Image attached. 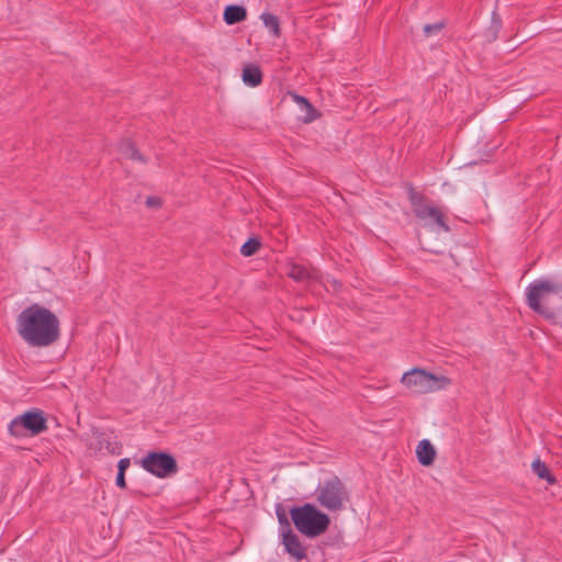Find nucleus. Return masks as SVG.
Segmentation results:
<instances>
[{
	"label": "nucleus",
	"instance_id": "1",
	"mask_svg": "<svg viewBox=\"0 0 562 562\" xmlns=\"http://www.w3.org/2000/svg\"><path fill=\"white\" fill-rule=\"evenodd\" d=\"M16 330L30 347L45 348L59 339L60 323L50 310L35 303L18 315Z\"/></svg>",
	"mask_w": 562,
	"mask_h": 562
},
{
	"label": "nucleus",
	"instance_id": "2",
	"mask_svg": "<svg viewBox=\"0 0 562 562\" xmlns=\"http://www.w3.org/2000/svg\"><path fill=\"white\" fill-rule=\"evenodd\" d=\"M290 515L297 531L310 538L324 533L330 524L328 515L310 503L291 508Z\"/></svg>",
	"mask_w": 562,
	"mask_h": 562
},
{
	"label": "nucleus",
	"instance_id": "3",
	"mask_svg": "<svg viewBox=\"0 0 562 562\" xmlns=\"http://www.w3.org/2000/svg\"><path fill=\"white\" fill-rule=\"evenodd\" d=\"M562 291V284L550 280L539 279L530 283L526 289V302L528 307L535 313L541 315L546 319H554L555 312L542 304L549 295L557 294Z\"/></svg>",
	"mask_w": 562,
	"mask_h": 562
},
{
	"label": "nucleus",
	"instance_id": "4",
	"mask_svg": "<svg viewBox=\"0 0 562 562\" xmlns=\"http://www.w3.org/2000/svg\"><path fill=\"white\" fill-rule=\"evenodd\" d=\"M401 382L416 394H427L445 390L451 384L446 375H436L424 369L414 368L402 375Z\"/></svg>",
	"mask_w": 562,
	"mask_h": 562
},
{
	"label": "nucleus",
	"instance_id": "5",
	"mask_svg": "<svg viewBox=\"0 0 562 562\" xmlns=\"http://www.w3.org/2000/svg\"><path fill=\"white\" fill-rule=\"evenodd\" d=\"M8 429L15 438L34 437L47 430V418L42 409L33 408L14 417Z\"/></svg>",
	"mask_w": 562,
	"mask_h": 562
},
{
	"label": "nucleus",
	"instance_id": "6",
	"mask_svg": "<svg viewBox=\"0 0 562 562\" xmlns=\"http://www.w3.org/2000/svg\"><path fill=\"white\" fill-rule=\"evenodd\" d=\"M348 499V491L338 476L324 481L316 490V501L330 512L341 510Z\"/></svg>",
	"mask_w": 562,
	"mask_h": 562
},
{
	"label": "nucleus",
	"instance_id": "7",
	"mask_svg": "<svg viewBox=\"0 0 562 562\" xmlns=\"http://www.w3.org/2000/svg\"><path fill=\"white\" fill-rule=\"evenodd\" d=\"M408 200L414 215L424 222L426 225L436 224L443 232H450V227L446 222V216L442 210L431 206L426 203V198L423 193L415 191L413 188L408 191Z\"/></svg>",
	"mask_w": 562,
	"mask_h": 562
},
{
	"label": "nucleus",
	"instance_id": "8",
	"mask_svg": "<svg viewBox=\"0 0 562 562\" xmlns=\"http://www.w3.org/2000/svg\"><path fill=\"white\" fill-rule=\"evenodd\" d=\"M142 467L157 477H167L178 471L176 459L166 452H149L142 459Z\"/></svg>",
	"mask_w": 562,
	"mask_h": 562
},
{
	"label": "nucleus",
	"instance_id": "9",
	"mask_svg": "<svg viewBox=\"0 0 562 562\" xmlns=\"http://www.w3.org/2000/svg\"><path fill=\"white\" fill-rule=\"evenodd\" d=\"M282 544L285 551L296 561L301 562L307 558V548L303 546L292 529L282 530Z\"/></svg>",
	"mask_w": 562,
	"mask_h": 562
},
{
	"label": "nucleus",
	"instance_id": "10",
	"mask_svg": "<svg viewBox=\"0 0 562 562\" xmlns=\"http://www.w3.org/2000/svg\"><path fill=\"white\" fill-rule=\"evenodd\" d=\"M416 456L422 465L429 467L435 461L436 449L429 440L423 439L416 447Z\"/></svg>",
	"mask_w": 562,
	"mask_h": 562
},
{
	"label": "nucleus",
	"instance_id": "11",
	"mask_svg": "<svg viewBox=\"0 0 562 562\" xmlns=\"http://www.w3.org/2000/svg\"><path fill=\"white\" fill-rule=\"evenodd\" d=\"M290 95L304 112V116L302 119L304 123H311L319 116L316 109L305 97L299 95L297 93H290Z\"/></svg>",
	"mask_w": 562,
	"mask_h": 562
},
{
	"label": "nucleus",
	"instance_id": "12",
	"mask_svg": "<svg viewBox=\"0 0 562 562\" xmlns=\"http://www.w3.org/2000/svg\"><path fill=\"white\" fill-rule=\"evenodd\" d=\"M243 81L248 87H257L262 82V72L256 65H247L243 69Z\"/></svg>",
	"mask_w": 562,
	"mask_h": 562
},
{
	"label": "nucleus",
	"instance_id": "13",
	"mask_svg": "<svg viewBox=\"0 0 562 562\" xmlns=\"http://www.w3.org/2000/svg\"><path fill=\"white\" fill-rule=\"evenodd\" d=\"M247 18V11L244 7L231 4L225 8L224 21L228 25H233L244 21Z\"/></svg>",
	"mask_w": 562,
	"mask_h": 562
},
{
	"label": "nucleus",
	"instance_id": "14",
	"mask_svg": "<svg viewBox=\"0 0 562 562\" xmlns=\"http://www.w3.org/2000/svg\"><path fill=\"white\" fill-rule=\"evenodd\" d=\"M532 471L539 479L546 480L548 484L553 485L557 482L554 475L550 472L547 464L540 459H536L532 464Z\"/></svg>",
	"mask_w": 562,
	"mask_h": 562
},
{
	"label": "nucleus",
	"instance_id": "15",
	"mask_svg": "<svg viewBox=\"0 0 562 562\" xmlns=\"http://www.w3.org/2000/svg\"><path fill=\"white\" fill-rule=\"evenodd\" d=\"M120 150L122 156L126 159L140 161L143 164L147 162V159L138 151V149L130 140L122 143Z\"/></svg>",
	"mask_w": 562,
	"mask_h": 562
},
{
	"label": "nucleus",
	"instance_id": "16",
	"mask_svg": "<svg viewBox=\"0 0 562 562\" xmlns=\"http://www.w3.org/2000/svg\"><path fill=\"white\" fill-rule=\"evenodd\" d=\"M260 19H261L263 25L270 30L271 34L274 37L281 36L280 21L277 15L265 12L261 14Z\"/></svg>",
	"mask_w": 562,
	"mask_h": 562
},
{
	"label": "nucleus",
	"instance_id": "17",
	"mask_svg": "<svg viewBox=\"0 0 562 562\" xmlns=\"http://www.w3.org/2000/svg\"><path fill=\"white\" fill-rule=\"evenodd\" d=\"M288 276L295 281L302 282L310 278V271L302 265L292 263L289 267Z\"/></svg>",
	"mask_w": 562,
	"mask_h": 562
},
{
	"label": "nucleus",
	"instance_id": "18",
	"mask_svg": "<svg viewBox=\"0 0 562 562\" xmlns=\"http://www.w3.org/2000/svg\"><path fill=\"white\" fill-rule=\"evenodd\" d=\"M261 247V243L258 238H249L241 247L240 254L245 257H250L255 255L259 248Z\"/></svg>",
	"mask_w": 562,
	"mask_h": 562
},
{
	"label": "nucleus",
	"instance_id": "19",
	"mask_svg": "<svg viewBox=\"0 0 562 562\" xmlns=\"http://www.w3.org/2000/svg\"><path fill=\"white\" fill-rule=\"evenodd\" d=\"M276 513H277L279 524L282 526V530L291 529V525L286 517V514L280 505L277 507Z\"/></svg>",
	"mask_w": 562,
	"mask_h": 562
},
{
	"label": "nucleus",
	"instance_id": "20",
	"mask_svg": "<svg viewBox=\"0 0 562 562\" xmlns=\"http://www.w3.org/2000/svg\"><path fill=\"white\" fill-rule=\"evenodd\" d=\"M445 27V23L443 22H437V23H434V24H426L424 26V34L425 36H430L435 33H438L440 32L442 29Z\"/></svg>",
	"mask_w": 562,
	"mask_h": 562
},
{
	"label": "nucleus",
	"instance_id": "21",
	"mask_svg": "<svg viewBox=\"0 0 562 562\" xmlns=\"http://www.w3.org/2000/svg\"><path fill=\"white\" fill-rule=\"evenodd\" d=\"M130 465H131V460L128 458L121 459L117 463V472L125 473V471L128 469Z\"/></svg>",
	"mask_w": 562,
	"mask_h": 562
},
{
	"label": "nucleus",
	"instance_id": "22",
	"mask_svg": "<svg viewBox=\"0 0 562 562\" xmlns=\"http://www.w3.org/2000/svg\"><path fill=\"white\" fill-rule=\"evenodd\" d=\"M115 483H116V485H117L119 487H121V488H125V487H126L125 473H123V472H117Z\"/></svg>",
	"mask_w": 562,
	"mask_h": 562
},
{
	"label": "nucleus",
	"instance_id": "23",
	"mask_svg": "<svg viewBox=\"0 0 562 562\" xmlns=\"http://www.w3.org/2000/svg\"><path fill=\"white\" fill-rule=\"evenodd\" d=\"M146 204L149 206L157 205V204H159V201L154 196H149V198H147Z\"/></svg>",
	"mask_w": 562,
	"mask_h": 562
}]
</instances>
